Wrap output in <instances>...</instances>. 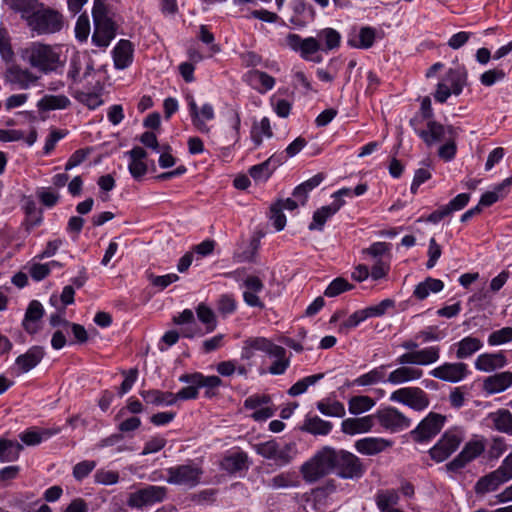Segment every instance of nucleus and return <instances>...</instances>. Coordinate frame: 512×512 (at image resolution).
I'll use <instances>...</instances> for the list:
<instances>
[{"label": "nucleus", "mask_w": 512, "mask_h": 512, "mask_svg": "<svg viewBox=\"0 0 512 512\" xmlns=\"http://www.w3.org/2000/svg\"><path fill=\"white\" fill-rule=\"evenodd\" d=\"M22 56L31 67L44 74L57 72L64 67L60 49L49 44L32 42L24 49Z\"/></svg>", "instance_id": "1"}, {"label": "nucleus", "mask_w": 512, "mask_h": 512, "mask_svg": "<svg viewBox=\"0 0 512 512\" xmlns=\"http://www.w3.org/2000/svg\"><path fill=\"white\" fill-rule=\"evenodd\" d=\"M92 17L94 23L92 43L97 47L106 48L116 36L117 24L113 20L111 12L101 0L94 1Z\"/></svg>", "instance_id": "2"}, {"label": "nucleus", "mask_w": 512, "mask_h": 512, "mask_svg": "<svg viewBox=\"0 0 512 512\" xmlns=\"http://www.w3.org/2000/svg\"><path fill=\"white\" fill-rule=\"evenodd\" d=\"M332 464L331 447L325 446L305 461L299 471L306 483L313 484L334 472Z\"/></svg>", "instance_id": "3"}, {"label": "nucleus", "mask_w": 512, "mask_h": 512, "mask_svg": "<svg viewBox=\"0 0 512 512\" xmlns=\"http://www.w3.org/2000/svg\"><path fill=\"white\" fill-rule=\"evenodd\" d=\"M166 482L171 485L192 489L201 483L203 469L195 461H188L184 464L171 466L165 470Z\"/></svg>", "instance_id": "4"}, {"label": "nucleus", "mask_w": 512, "mask_h": 512, "mask_svg": "<svg viewBox=\"0 0 512 512\" xmlns=\"http://www.w3.org/2000/svg\"><path fill=\"white\" fill-rule=\"evenodd\" d=\"M333 471L343 479H358L365 473V466L355 454L331 447Z\"/></svg>", "instance_id": "5"}, {"label": "nucleus", "mask_w": 512, "mask_h": 512, "mask_svg": "<svg viewBox=\"0 0 512 512\" xmlns=\"http://www.w3.org/2000/svg\"><path fill=\"white\" fill-rule=\"evenodd\" d=\"M467 85V70L463 66L449 69L444 78L437 84L434 98L445 103L451 95L458 96Z\"/></svg>", "instance_id": "6"}, {"label": "nucleus", "mask_w": 512, "mask_h": 512, "mask_svg": "<svg viewBox=\"0 0 512 512\" xmlns=\"http://www.w3.org/2000/svg\"><path fill=\"white\" fill-rule=\"evenodd\" d=\"M26 21L30 29L38 34L59 32L64 25L62 14L50 8L34 10Z\"/></svg>", "instance_id": "7"}, {"label": "nucleus", "mask_w": 512, "mask_h": 512, "mask_svg": "<svg viewBox=\"0 0 512 512\" xmlns=\"http://www.w3.org/2000/svg\"><path fill=\"white\" fill-rule=\"evenodd\" d=\"M464 438L465 432L462 428L454 427L448 429L429 450L431 458L436 462L445 461L459 448Z\"/></svg>", "instance_id": "8"}, {"label": "nucleus", "mask_w": 512, "mask_h": 512, "mask_svg": "<svg viewBox=\"0 0 512 512\" xmlns=\"http://www.w3.org/2000/svg\"><path fill=\"white\" fill-rule=\"evenodd\" d=\"M394 306V300L384 299L377 305L357 310L339 325L338 332L346 335L350 330L356 328L368 318L383 316L388 309L393 308Z\"/></svg>", "instance_id": "9"}, {"label": "nucleus", "mask_w": 512, "mask_h": 512, "mask_svg": "<svg viewBox=\"0 0 512 512\" xmlns=\"http://www.w3.org/2000/svg\"><path fill=\"white\" fill-rule=\"evenodd\" d=\"M168 489L165 486L146 485L129 494L127 505L130 508L143 510L166 500Z\"/></svg>", "instance_id": "10"}, {"label": "nucleus", "mask_w": 512, "mask_h": 512, "mask_svg": "<svg viewBox=\"0 0 512 512\" xmlns=\"http://www.w3.org/2000/svg\"><path fill=\"white\" fill-rule=\"evenodd\" d=\"M391 402L401 403L414 411H424L430 405L428 394L419 387H403L390 394Z\"/></svg>", "instance_id": "11"}, {"label": "nucleus", "mask_w": 512, "mask_h": 512, "mask_svg": "<svg viewBox=\"0 0 512 512\" xmlns=\"http://www.w3.org/2000/svg\"><path fill=\"white\" fill-rule=\"evenodd\" d=\"M374 420L377 421L383 429L391 433L408 429L412 424L410 418L397 408L391 406L377 410L374 413Z\"/></svg>", "instance_id": "12"}, {"label": "nucleus", "mask_w": 512, "mask_h": 512, "mask_svg": "<svg viewBox=\"0 0 512 512\" xmlns=\"http://www.w3.org/2000/svg\"><path fill=\"white\" fill-rule=\"evenodd\" d=\"M446 417L430 412L410 433L414 441L423 443L434 438L443 428Z\"/></svg>", "instance_id": "13"}, {"label": "nucleus", "mask_w": 512, "mask_h": 512, "mask_svg": "<svg viewBox=\"0 0 512 512\" xmlns=\"http://www.w3.org/2000/svg\"><path fill=\"white\" fill-rule=\"evenodd\" d=\"M186 101L194 127L201 133H209L210 128L208 127L207 122L215 119V111L212 104L205 103L201 108H199L194 97L190 94L186 96Z\"/></svg>", "instance_id": "14"}, {"label": "nucleus", "mask_w": 512, "mask_h": 512, "mask_svg": "<svg viewBox=\"0 0 512 512\" xmlns=\"http://www.w3.org/2000/svg\"><path fill=\"white\" fill-rule=\"evenodd\" d=\"M285 41L286 45L292 51L299 53L302 59L315 62L321 61V58H312L313 54L321 50L320 42L315 37L302 38L298 34L289 33Z\"/></svg>", "instance_id": "15"}, {"label": "nucleus", "mask_w": 512, "mask_h": 512, "mask_svg": "<svg viewBox=\"0 0 512 512\" xmlns=\"http://www.w3.org/2000/svg\"><path fill=\"white\" fill-rule=\"evenodd\" d=\"M485 450V443L481 439L469 440L461 452L449 463L446 468L449 471L456 472L464 468L468 463L479 457Z\"/></svg>", "instance_id": "16"}, {"label": "nucleus", "mask_w": 512, "mask_h": 512, "mask_svg": "<svg viewBox=\"0 0 512 512\" xmlns=\"http://www.w3.org/2000/svg\"><path fill=\"white\" fill-rule=\"evenodd\" d=\"M414 130L428 146L445 140L447 135L449 140L453 139L455 136V129L452 126H444L434 119L427 121L425 129L414 127Z\"/></svg>", "instance_id": "17"}, {"label": "nucleus", "mask_w": 512, "mask_h": 512, "mask_svg": "<svg viewBox=\"0 0 512 512\" xmlns=\"http://www.w3.org/2000/svg\"><path fill=\"white\" fill-rule=\"evenodd\" d=\"M440 347L428 346L423 349L407 352L397 357V364H411L419 366H427L439 360Z\"/></svg>", "instance_id": "18"}, {"label": "nucleus", "mask_w": 512, "mask_h": 512, "mask_svg": "<svg viewBox=\"0 0 512 512\" xmlns=\"http://www.w3.org/2000/svg\"><path fill=\"white\" fill-rule=\"evenodd\" d=\"M468 366L463 362H446L430 371V375L442 381L457 383L468 375Z\"/></svg>", "instance_id": "19"}, {"label": "nucleus", "mask_w": 512, "mask_h": 512, "mask_svg": "<svg viewBox=\"0 0 512 512\" xmlns=\"http://www.w3.org/2000/svg\"><path fill=\"white\" fill-rule=\"evenodd\" d=\"M394 370L387 372L388 384L398 386L409 382H414L422 378L424 372L422 369L411 364H398Z\"/></svg>", "instance_id": "20"}, {"label": "nucleus", "mask_w": 512, "mask_h": 512, "mask_svg": "<svg viewBox=\"0 0 512 512\" xmlns=\"http://www.w3.org/2000/svg\"><path fill=\"white\" fill-rule=\"evenodd\" d=\"M292 15L289 22L296 28H303L315 19V10L305 0H292L290 2Z\"/></svg>", "instance_id": "21"}, {"label": "nucleus", "mask_w": 512, "mask_h": 512, "mask_svg": "<svg viewBox=\"0 0 512 512\" xmlns=\"http://www.w3.org/2000/svg\"><path fill=\"white\" fill-rule=\"evenodd\" d=\"M242 286L245 288L243 292L244 302L250 307H257L259 309H263L264 303L258 296V293H260L264 289V284L262 280L257 276L249 275L243 281Z\"/></svg>", "instance_id": "22"}, {"label": "nucleus", "mask_w": 512, "mask_h": 512, "mask_svg": "<svg viewBox=\"0 0 512 512\" xmlns=\"http://www.w3.org/2000/svg\"><path fill=\"white\" fill-rule=\"evenodd\" d=\"M93 66L86 61L84 55L79 52H74L69 61L67 77L72 83H79L86 78Z\"/></svg>", "instance_id": "23"}, {"label": "nucleus", "mask_w": 512, "mask_h": 512, "mask_svg": "<svg viewBox=\"0 0 512 512\" xmlns=\"http://www.w3.org/2000/svg\"><path fill=\"white\" fill-rule=\"evenodd\" d=\"M507 365V358L503 352L480 354L475 362V369L481 372L490 373Z\"/></svg>", "instance_id": "24"}, {"label": "nucleus", "mask_w": 512, "mask_h": 512, "mask_svg": "<svg viewBox=\"0 0 512 512\" xmlns=\"http://www.w3.org/2000/svg\"><path fill=\"white\" fill-rule=\"evenodd\" d=\"M391 367V364H382L374 367L370 371L358 376L352 382L353 386L365 387L373 386L377 384L388 383L387 370Z\"/></svg>", "instance_id": "25"}, {"label": "nucleus", "mask_w": 512, "mask_h": 512, "mask_svg": "<svg viewBox=\"0 0 512 512\" xmlns=\"http://www.w3.org/2000/svg\"><path fill=\"white\" fill-rule=\"evenodd\" d=\"M344 200H334L331 204L322 206L313 213L312 222L309 224L310 231H322L326 221L335 215L344 205Z\"/></svg>", "instance_id": "26"}, {"label": "nucleus", "mask_w": 512, "mask_h": 512, "mask_svg": "<svg viewBox=\"0 0 512 512\" xmlns=\"http://www.w3.org/2000/svg\"><path fill=\"white\" fill-rule=\"evenodd\" d=\"M512 386V372L504 371L489 376L483 381V391L488 395L501 393Z\"/></svg>", "instance_id": "27"}, {"label": "nucleus", "mask_w": 512, "mask_h": 512, "mask_svg": "<svg viewBox=\"0 0 512 512\" xmlns=\"http://www.w3.org/2000/svg\"><path fill=\"white\" fill-rule=\"evenodd\" d=\"M125 155L129 157L128 170L131 176L138 180L147 173V164L144 159L147 157L146 151L139 146H135L131 150L125 152Z\"/></svg>", "instance_id": "28"}, {"label": "nucleus", "mask_w": 512, "mask_h": 512, "mask_svg": "<svg viewBox=\"0 0 512 512\" xmlns=\"http://www.w3.org/2000/svg\"><path fill=\"white\" fill-rule=\"evenodd\" d=\"M374 425V414H372L343 420L341 423V430L347 435L362 434L371 431Z\"/></svg>", "instance_id": "29"}, {"label": "nucleus", "mask_w": 512, "mask_h": 512, "mask_svg": "<svg viewBox=\"0 0 512 512\" xmlns=\"http://www.w3.org/2000/svg\"><path fill=\"white\" fill-rule=\"evenodd\" d=\"M134 47L129 40L121 39L112 50L114 66L118 70L128 68L133 61Z\"/></svg>", "instance_id": "30"}, {"label": "nucleus", "mask_w": 512, "mask_h": 512, "mask_svg": "<svg viewBox=\"0 0 512 512\" xmlns=\"http://www.w3.org/2000/svg\"><path fill=\"white\" fill-rule=\"evenodd\" d=\"M44 315L43 305L33 300L29 303L22 322L24 330L29 334H35L40 329V321Z\"/></svg>", "instance_id": "31"}, {"label": "nucleus", "mask_w": 512, "mask_h": 512, "mask_svg": "<svg viewBox=\"0 0 512 512\" xmlns=\"http://www.w3.org/2000/svg\"><path fill=\"white\" fill-rule=\"evenodd\" d=\"M392 442L381 437H365L355 442L357 452L363 455H376L390 447Z\"/></svg>", "instance_id": "32"}, {"label": "nucleus", "mask_w": 512, "mask_h": 512, "mask_svg": "<svg viewBox=\"0 0 512 512\" xmlns=\"http://www.w3.org/2000/svg\"><path fill=\"white\" fill-rule=\"evenodd\" d=\"M59 427L53 428H29L19 434V438L23 444L27 446L39 445L42 441L48 440L54 435L60 433Z\"/></svg>", "instance_id": "33"}, {"label": "nucleus", "mask_w": 512, "mask_h": 512, "mask_svg": "<svg viewBox=\"0 0 512 512\" xmlns=\"http://www.w3.org/2000/svg\"><path fill=\"white\" fill-rule=\"evenodd\" d=\"M400 495L395 489L379 490L375 494V504L380 512H404L397 507Z\"/></svg>", "instance_id": "34"}, {"label": "nucleus", "mask_w": 512, "mask_h": 512, "mask_svg": "<svg viewBox=\"0 0 512 512\" xmlns=\"http://www.w3.org/2000/svg\"><path fill=\"white\" fill-rule=\"evenodd\" d=\"M44 355L45 351L43 347L32 346L26 353L16 358L15 365L21 373H27L41 362Z\"/></svg>", "instance_id": "35"}, {"label": "nucleus", "mask_w": 512, "mask_h": 512, "mask_svg": "<svg viewBox=\"0 0 512 512\" xmlns=\"http://www.w3.org/2000/svg\"><path fill=\"white\" fill-rule=\"evenodd\" d=\"M179 381L182 383L195 385L199 388H207V396H210L209 390L218 388L222 385V380L220 377L215 375L205 376L199 372L181 375Z\"/></svg>", "instance_id": "36"}, {"label": "nucleus", "mask_w": 512, "mask_h": 512, "mask_svg": "<svg viewBox=\"0 0 512 512\" xmlns=\"http://www.w3.org/2000/svg\"><path fill=\"white\" fill-rule=\"evenodd\" d=\"M244 80L260 93H266L275 85V79L272 76L259 70L248 71L244 75Z\"/></svg>", "instance_id": "37"}, {"label": "nucleus", "mask_w": 512, "mask_h": 512, "mask_svg": "<svg viewBox=\"0 0 512 512\" xmlns=\"http://www.w3.org/2000/svg\"><path fill=\"white\" fill-rule=\"evenodd\" d=\"M7 79L19 89H28L38 81L31 71L16 66L7 71Z\"/></svg>", "instance_id": "38"}, {"label": "nucleus", "mask_w": 512, "mask_h": 512, "mask_svg": "<svg viewBox=\"0 0 512 512\" xmlns=\"http://www.w3.org/2000/svg\"><path fill=\"white\" fill-rule=\"evenodd\" d=\"M491 427L501 433L512 436V413L508 409H498L489 413Z\"/></svg>", "instance_id": "39"}, {"label": "nucleus", "mask_w": 512, "mask_h": 512, "mask_svg": "<svg viewBox=\"0 0 512 512\" xmlns=\"http://www.w3.org/2000/svg\"><path fill=\"white\" fill-rule=\"evenodd\" d=\"M444 289V282L440 279L427 277L418 283L413 291V297L417 300H425L431 293H439Z\"/></svg>", "instance_id": "40"}, {"label": "nucleus", "mask_w": 512, "mask_h": 512, "mask_svg": "<svg viewBox=\"0 0 512 512\" xmlns=\"http://www.w3.org/2000/svg\"><path fill=\"white\" fill-rule=\"evenodd\" d=\"M140 396L147 404L155 406H171L175 404L174 393L157 389L142 390Z\"/></svg>", "instance_id": "41"}, {"label": "nucleus", "mask_w": 512, "mask_h": 512, "mask_svg": "<svg viewBox=\"0 0 512 512\" xmlns=\"http://www.w3.org/2000/svg\"><path fill=\"white\" fill-rule=\"evenodd\" d=\"M503 483H505L503 478L494 470L478 479L475 483L474 491L477 495H484L496 491Z\"/></svg>", "instance_id": "42"}, {"label": "nucleus", "mask_w": 512, "mask_h": 512, "mask_svg": "<svg viewBox=\"0 0 512 512\" xmlns=\"http://www.w3.org/2000/svg\"><path fill=\"white\" fill-rule=\"evenodd\" d=\"M23 445L16 440L0 439V462H14L18 460Z\"/></svg>", "instance_id": "43"}, {"label": "nucleus", "mask_w": 512, "mask_h": 512, "mask_svg": "<svg viewBox=\"0 0 512 512\" xmlns=\"http://www.w3.org/2000/svg\"><path fill=\"white\" fill-rule=\"evenodd\" d=\"M376 37L374 28L361 27L358 34L348 39V45L353 48L368 49L373 46Z\"/></svg>", "instance_id": "44"}, {"label": "nucleus", "mask_w": 512, "mask_h": 512, "mask_svg": "<svg viewBox=\"0 0 512 512\" xmlns=\"http://www.w3.org/2000/svg\"><path fill=\"white\" fill-rule=\"evenodd\" d=\"M512 185V178L504 179L500 184L496 185L492 191L482 194L479 200V207H488L496 203L499 199L506 195V189Z\"/></svg>", "instance_id": "45"}, {"label": "nucleus", "mask_w": 512, "mask_h": 512, "mask_svg": "<svg viewBox=\"0 0 512 512\" xmlns=\"http://www.w3.org/2000/svg\"><path fill=\"white\" fill-rule=\"evenodd\" d=\"M456 357L466 359L478 352L483 347V342L476 337L467 336L456 343Z\"/></svg>", "instance_id": "46"}, {"label": "nucleus", "mask_w": 512, "mask_h": 512, "mask_svg": "<svg viewBox=\"0 0 512 512\" xmlns=\"http://www.w3.org/2000/svg\"><path fill=\"white\" fill-rule=\"evenodd\" d=\"M321 45L322 51H330L338 48L341 42V35L333 28H324L318 31L315 37Z\"/></svg>", "instance_id": "47"}, {"label": "nucleus", "mask_w": 512, "mask_h": 512, "mask_svg": "<svg viewBox=\"0 0 512 512\" xmlns=\"http://www.w3.org/2000/svg\"><path fill=\"white\" fill-rule=\"evenodd\" d=\"M247 454L244 452H233L223 458L221 467L229 473H236L247 468Z\"/></svg>", "instance_id": "48"}, {"label": "nucleus", "mask_w": 512, "mask_h": 512, "mask_svg": "<svg viewBox=\"0 0 512 512\" xmlns=\"http://www.w3.org/2000/svg\"><path fill=\"white\" fill-rule=\"evenodd\" d=\"M332 423L325 421L318 416H308L302 429L313 435H328L332 430Z\"/></svg>", "instance_id": "49"}, {"label": "nucleus", "mask_w": 512, "mask_h": 512, "mask_svg": "<svg viewBox=\"0 0 512 512\" xmlns=\"http://www.w3.org/2000/svg\"><path fill=\"white\" fill-rule=\"evenodd\" d=\"M71 105L70 99L63 94L43 96L38 102V107L42 110H63Z\"/></svg>", "instance_id": "50"}, {"label": "nucleus", "mask_w": 512, "mask_h": 512, "mask_svg": "<svg viewBox=\"0 0 512 512\" xmlns=\"http://www.w3.org/2000/svg\"><path fill=\"white\" fill-rule=\"evenodd\" d=\"M336 491V485L334 480H328L322 486L316 487L311 491V497L314 506L317 509L324 507L327 504V500Z\"/></svg>", "instance_id": "51"}, {"label": "nucleus", "mask_w": 512, "mask_h": 512, "mask_svg": "<svg viewBox=\"0 0 512 512\" xmlns=\"http://www.w3.org/2000/svg\"><path fill=\"white\" fill-rule=\"evenodd\" d=\"M301 482L295 472H282L270 479L269 486L272 489L298 488Z\"/></svg>", "instance_id": "52"}, {"label": "nucleus", "mask_w": 512, "mask_h": 512, "mask_svg": "<svg viewBox=\"0 0 512 512\" xmlns=\"http://www.w3.org/2000/svg\"><path fill=\"white\" fill-rule=\"evenodd\" d=\"M273 136L270 120L263 117L259 122H254L251 128V139L256 147H259L264 138Z\"/></svg>", "instance_id": "53"}, {"label": "nucleus", "mask_w": 512, "mask_h": 512, "mask_svg": "<svg viewBox=\"0 0 512 512\" xmlns=\"http://www.w3.org/2000/svg\"><path fill=\"white\" fill-rule=\"evenodd\" d=\"M375 406V401L369 396H353L348 401V410L353 415H359L371 410Z\"/></svg>", "instance_id": "54"}, {"label": "nucleus", "mask_w": 512, "mask_h": 512, "mask_svg": "<svg viewBox=\"0 0 512 512\" xmlns=\"http://www.w3.org/2000/svg\"><path fill=\"white\" fill-rule=\"evenodd\" d=\"M323 378H324L323 373L306 376V377L298 380L295 384H293L288 389V395H290L292 397L302 395L308 390V388L310 386L315 385Z\"/></svg>", "instance_id": "55"}, {"label": "nucleus", "mask_w": 512, "mask_h": 512, "mask_svg": "<svg viewBox=\"0 0 512 512\" xmlns=\"http://www.w3.org/2000/svg\"><path fill=\"white\" fill-rule=\"evenodd\" d=\"M248 345L255 351H262L268 356H279L282 350L279 349V345L272 343L270 340L264 337H254L247 339Z\"/></svg>", "instance_id": "56"}, {"label": "nucleus", "mask_w": 512, "mask_h": 512, "mask_svg": "<svg viewBox=\"0 0 512 512\" xmlns=\"http://www.w3.org/2000/svg\"><path fill=\"white\" fill-rule=\"evenodd\" d=\"M317 409L320 413L330 417H343L346 413L344 404L339 401L321 400L317 402Z\"/></svg>", "instance_id": "57"}, {"label": "nucleus", "mask_w": 512, "mask_h": 512, "mask_svg": "<svg viewBox=\"0 0 512 512\" xmlns=\"http://www.w3.org/2000/svg\"><path fill=\"white\" fill-rule=\"evenodd\" d=\"M71 94L78 102L85 105L91 110L98 108L103 103L101 95L96 92H85L81 90H75Z\"/></svg>", "instance_id": "58"}, {"label": "nucleus", "mask_w": 512, "mask_h": 512, "mask_svg": "<svg viewBox=\"0 0 512 512\" xmlns=\"http://www.w3.org/2000/svg\"><path fill=\"white\" fill-rule=\"evenodd\" d=\"M6 5L15 12L21 13L22 18L28 19L38 5V0H5Z\"/></svg>", "instance_id": "59"}, {"label": "nucleus", "mask_w": 512, "mask_h": 512, "mask_svg": "<svg viewBox=\"0 0 512 512\" xmlns=\"http://www.w3.org/2000/svg\"><path fill=\"white\" fill-rule=\"evenodd\" d=\"M196 313L198 319L205 324L206 333H211L215 330L217 326L216 316L212 309H210L205 304L201 303L196 308Z\"/></svg>", "instance_id": "60"}, {"label": "nucleus", "mask_w": 512, "mask_h": 512, "mask_svg": "<svg viewBox=\"0 0 512 512\" xmlns=\"http://www.w3.org/2000/svg\"><path fill=\"white\" fill-rule=\"evenodd\" d=\"M295 445L292 443L285 444L284 446H280L277 444L275 448V456L272 457L277 465L284 466L292 461L295 455Z\"/></svg>", "instance_id": "61"}, {"label": "nucleus", "mask_w": 512, "mask_h": 512, "mask_svg": "<svg viewBox=\"0 0 512 512\" xmlns=\"http://www.w3.org/2000/svg\"><path fill=\"white\" fill-rule=\"evenodd\" d=\"M391 244L387 242H374L368 248L363 250V253L378 259H391Z\"/></svg>", "instance_id": "62"}, {"label": "nucleus", "mask_w": 512, "mask_h": 512, "mask_svg": "<svg viewBox=\"0 0 512 512\" xmlns=\"http://www.w3.org/2000/svg\"><path fill=\"white\" fill-rule=\"evenodd\" d=\"M445 332L440 330L438 326H427L415 335V339L420 343L436 342L444 339Z\"/></svg>", "instance_id": "63"}, {"label": "nucleus", "mask_w": 512, "mask_h": 512, "mask_svg": "<svg viewBox=\"0 0 512 512\" xmlns=\"http://www.w3.org/2000/svg\"><path fill=\"white\" fill-rule=\"evenodd\" d=\"M274 158H269L266 161L254 165L250 168L249 174L256 181L267 180L273 172V168H270Z\"/></svg>", "instance_id": "64"}]
</instances>
